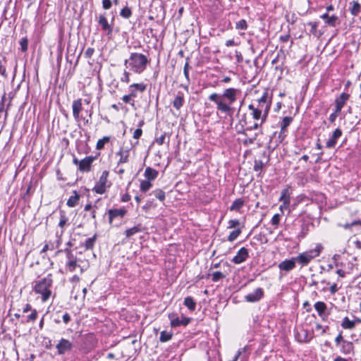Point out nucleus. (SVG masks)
Returning <instances> with one entry per match:
<instances>
[{
	"label": "nucleus",
	"instance_id": "aec40b11",
	"mask_svg": "<svg viewBox=\"0 0 361 361\" xmlns=\"http://www.w3.org/2000/svg\"><path fill=\"white\" fill-rule=\"evenodd\" d=\"M279 201L283 202L282 204L279 207V209L281 213H283V210L286 209L290 205V196L288 194L287 190H282Z\"/></svg>",
	"mask_w": 361,
	"mask_h": 361
},
{
	"label": "nucleus",
	"instance_id": "4c0bfd02",
	"mask_svg": "<svg viewBox=\"0 0 361 361\" xmlns=\"http://www.w3.org/2000/svg\"><path fill=\"white\" fill-rule=\"evenodd\" d=\"M172 336H173V334L171 332H169L166 331H162L160 333L159 341L162 343L169 341V340L171 339Z\"/></svg>",
	"mask_w": 361,
	"mask_h": 361
},
{
	"label": "nucleus",
	"instance_id": "bf43d9fd",
	"mask_svg": "<svg viewBox=\"0 0 361 361\" xmlns=\"http://www.w3.org/2000/svg\"><path fill=\"white\" fill-rule=\"evenodd\" d=\"M345 341L346 340L344 339V338L342 335V331H341L335 338V343H336V346L340 345V344H341L343 341Z\"/></svg>",
	"mask_w": 361,
	"mask_h": 361
},
{
	"label": "nucleus",
	"instance_id": "6e6552de",
	"mask_svg": "<svg viewBox=\"0 0 361 361\" xmlns=\"http://www.w3.org/2000/svg\"><path fill=\"white\" fill-rule=\"evenodd\" d=\"M97 345V339L93 334H87L82 338V343L80 346V350L87 353L94 349Z\"/></svg>",
	"mask_w": 361,
	"mask_h": 361
},
{
	"label": "nucleus",
	"instance_id": "603ef678",
	"mask_svg": "<svg viewBox=\"0 0 361 361\" xmlns=\"http://www.w3.org/2000/svg\"><path fill=\"white\" fill-rule=\"evenodd\" d=\"M166 133H164L159 137H156L154 142L159 145H162L165 142Z\"/></svg>",
	"mask_w": 361,
	"mask_h": 361
},
{
	"label": "nucleus",
	"instance_id": "a19ab883",
	"mask_svg": "<svg viewBox=\"0 0 361 361\" xmlns=\"http://www.w3.org/2000/svg\"><path fill=\"white\" fill-rule=\"evenodd\" d=\"M241 232L242 231H241L240 228H237V229L233 231L232 232H231V233L228 236V240L229 242H233L240 235Z\"/></svg>",
	"mask_w": 361,
	"mask_h": 361
},
{
	"label": "nucleus",
	"instance_id": "4468645a",
	"mask_svg": "<svg viewBox=\"0 0 361 361\" xmlns=\"http://www.w3.org/2000/svg\"><path fill=\"white\" fill-rule=\"evenodd\" d=\"M296 267V262L294 257H292L288 259H285L279 264V269L281 271H284L286 272H289L291 270L294 269Z\"/></svg>",
	"mask_w": 361,
	"mask_h": 361
},
{
	"label": "nucleus",
	"instance_id": "9b49d317",
	"mask_svg": "<svg viewBox=\"0 0 361 361\" xmlns=\"http://www.w3.org/2000/svg\"><path fill=\"white\" fill-rule=\"evenodd\" d=\"M240 123L242 126L243 130H242V131H239L238 133L243 134V135H246L245 134L246 130L251 131V130H257L259 127H261L264 123H262V120H260L259 123L257 121L252 126H249L248 123L246 120L245 115H244L243 118H242V119L240 120Z\"/></svg>",
	"mask_w": 361,
	"mask_h": 361
},
{
	"label": "nucleus",
	"instance_id": "5701e85b",
	"mask_svg": "<svg viewBox=\"0 0 361 361\" xmlns=\"http://www.w3.org/2000/svg\"><path fill=\"white\" fill-rule=\"evenodd\" d=\"M293 120V118L292 116H285L282 121L280 123L281 131L279 133V137H281L282 140L286 136L285 131L286 128L290 126Z\"/></svg>",
	"mask_w": 361,
	"mask_h": 361
},
{
	"label": "nucleus",
	"instance_id": "4be33fe9",
	"mask_svg": "<svg viewBox=\"0 0 361 361\" xmlns=\"http://www.w3.org/2000/svg\"><path fill=\"white\" fill-rule=\"evenodd\" d=\"M338 347L340 348L341 353L344 355H350V354L353 353L354 345L351 341H343Z\"/></svg>",
	"mask_w": 361,
	"mask_h": 361
},
{
	"label": "nucleus",
	"instance_id": "8fccbe9b",
	"mask_svg": "<svg viewBox=\"0 0 361 361\" xmlns=\"http://www.w3.org/2000/svg\"><path fill=\"white\" fill-rule=\"evenodd\" d=\"M212 281L214 282H217L220 279H222L226 277V275L221 273V271H215L212 274Z\"/></svg>",
	"mask_w": 361,
	"mask_h": 361
},
{
	"label": "nucleus",
	"instance_id": "69168bd1",
	"mask_svg": "<svg viewBox=\"0 0 361 361\" xmlns=\"http://www.w3.org/2000/svg\"><path fill=\"white\" fill-rule=\"evenodd\" d=\"M142 134V130L141 128H137L133 132V137L134 139L138 140Z\"/></svg>",
	"mask_w": 361,
	"mask_h": 361
},
{
	"label": "nucleus",
	"instance_id": "c756f323",
	"mask_svg": "<svg viewBox=\"0 0 361 361\" xmlns=\"http://www.w3.org/2000/svg\"><path fill=\"white\" fill-rule=\"evenodd\" d=\"M73 195H71L67 200L66 204L69 207H75L78 204V202H79V200L80 197V195L77 192L76 190H74L73 192Z\"/></svg>",
	"mask_w": 361,
	"mask_h": 361
},
{
	"label": "nucleus",
	"instance_id": "6ab92c4d",
	"mask_svg": "<svg viewBox=\"0 0 361 361\" xmlns=\"http://www.w3.org/2000/svg\"><path fill=\"white\" fill-rule=\"evenodd\" d=\"M116 154L120 157L117 163L118 165L127 163L130 156V148H124L123 147H121L116 152Z\"/></svg>",
	"mask_w": 361,
	"mask_h": 361
},
{
	"label": "nucleus",
	"instance_id": "338daca9",
	"mask_svg": "<svg viewBox=\"0 0 361 361\" xmlns=\"http://www.w3.org/2000/svg\"><path fill=\"white\" fill-rule=\"evenodd\" d=\"M63 322L64 324H67L71 320V315L68 312H65L62 317Z\"/></svg>",
	"mask_w": 361,
	"mask_h": 361
},
{
	"label": "nucleus",
	"instance_id": "2f4dec72",
	"mask_svg": "<svg viewBox=\"0 0 361 361\" xmlns=\"http://www.w3.org/2000/svg\"><path fill=\"white\" fill-rule=\"evenodd\" d=\"M183 304L191 311L195 310L196 308V302L192 297H186Z\"/></svg>",
	"mask_w": 361,
	"mask_h": 361
},
{
	"label": "nucleus",
	"instance_id": "423d86ee",
	"mask_svg": "<svg viewBox=\"0 0 361 361\" xmlns=\"http://www.w3.org/2000/svg\"><path fill=\"white\" fill-rule=\"evenodd\" d=\"M73 116L75 121L78 123L83 121L85 124H89L92 116L93 110L91 108L90 110H86V113L88 114L89 118H85L81 115V112L83 110L82 107V99H77L72 103Z\"/></svg>",
	"mask_w": 361,
	"mask_h": 361
},
{
	"label": "nucleus",
	"instance_id": "f8f14e48",
	"mask_svg": "<svg viewBox=\"0 0 361 361\" xmlns=\"http://www.w3.org/2000/svg\"><path fill=\"white\" fill-rule=\"evenodd\" d=\"M314 307L322 321H326L329 317V313L326 312V304L322 301H318L314 303Z\"/></svg>",
	"mask_w": 361,
	"mask_h": 361
},
{
	"label": "nucleus",
	"instance_id": "4d7b16f0",
	"mask_svg": "<svg viewBox=\"0 0 361 361\" xmlns=\"http://www.w3.org/2000/svg\"><path fill=\"white\" fill-rule=\"evenodd\" d=\"M37 317V312L36 310H32V312L30 315L27 317V322H35Z\"/></svg>",
	"mask_w": 361,
	"mask_h": 361
},
{
	"label": "nucleus",
	"instance_id": "09e8293b",
	"mask_svg": "<svg viewBox=\"0 0 361 361\" xmlns=\"http://www.w3.org/2000/svg\"><path fill=\"white\" fill-rule=\"evenodd\" d=\"M20 45V49L22 51H26L27 50L28 47V39L26 37L21 38L19 42Z\"/></svg>",
	"mask_w": 361,
	"mask_h": 361
},
{
	"label": "nucleus",
	"instance_id": "0e129e2a",
	"mask_svg": "<svg viewBox=\"0 0 361 361\" xmlns=\"http://www.w3.org/2000/svg\"><path fill=\"white\" fill-rule=\"evenodd\" d=\"M94 52V49L92 48V47H89L87 49V50L85 52V56L87 59H90L92 56Z\"/></svg>",
	"mask_w": 361,
	"mask_h": 361
},
{
	"label": "nucleus",
	"instance_id": "a211bd4d",
	"mask_svg": "<svg viewBox=\"0 0 361 361\" xmlns=\"http://www.w3.org/2000/svg\"><path fill=\"white\" fill-rule=\"evenodd\" d=\"M342 135V130L336 128L332 133L331 137L326 141V146L327 148L335 147L338 139Z\"/></svg>",
	"mask_w": 361,
	"mask_h": 361
},
{
	"label": "nucleus",
	"instance_id": "c03bdc74",
	"mask_svg": "<svg viewBox=\"0 0 361 361\" xmlns=\"http://www.w3.org/2000/svg\"><path fill=\"white\" fill-rule=\"evenodd\" d=\"M120 15L121 17L128 19L132 16L131 9L129 7L126 6L121 9Z\"/></svg>",
	"mask_w": 361,
	"mask_h": 361
},
{
	"label": "nucleus",
	"instance_id": "a18cd8bd",
	"mask_svg": "<svg viewBox=\"0 0 361 361\" xmlns=\"http://www.w3.org/2000/svg\"><path fill=\"white\" fill-rule=\"evenodd\" d=\"M96 240V236L87 238L85 242V247L87 250L93 248Z\"/></svg>",
	"mask_w": 361,
	"mask_h": 361
},
{
	"label": "nucleus",
	"instance_id": "e2e57ef3",
	"mask_svg": "<svg viewBox=\"0 0 361 361\" xmlns=\"http://www.w3.org/2000/svg\"><path fill=\"white\" fill-rule=\"evenodd\" d=\"M112 6V1L111 0H103L102 7L105 10L109 9Z\"/></svg>",
	"mask_w": 361,
	"mask_h": 361
},
{
	"label": "nucleus",
	"instance_id": "3c124183",
	"mask_svg": "<svg viewBox=\"0 0 361 361\" xmlns=\"http://www.w3.org/2000/svg\"><path fill=\"white\" fill-rule=\"evenodd\" d=\"M264 166V164L261 160H255L254 163L253 169L255 171H261Z\"/></svg>",
	"mask_w": 361,
	"mask_h": 361
},
{
	"label": "nucleus",
	"instance_id": "b1692460",
	"mask_svg": "<svg viewBox=\"0 0 361 361\" xmlns=\"http://www.w3.org/2000/svg\"><path fill=\"white\" fill-rule=\"evenodd\" d=\"M146 89L147 85L143 82L133 83L131 84L128 87L129 92H133L135 94V97L137 96V92H143L146 90Z\"/></svg>",
	"mask_w": 361,
	"mask_h": 361
},
{
	"label": "nucleus",
	"instance_id": "f3484780",
	"mask_svg": "<svg viewBox=\"0 0 361 361\" xmlns=\"http://www.w3.org/2000/svg\"><path fill=\"white\" fill-rule=\"evenodd\" d=\"M350 95L347 93L343 92L335 100V109L337 112H341V109L345 104L346 102L349 99Z\"/></svg>",
	"mask_w": 361,
	"mask_h": 361
},
{
	"label": "nucleus",
	"instance_id": "58836bf2",
	"mask_svg": "<svg viewBox=\"0 0 361 361\" xmlns=\"http://www.w3.org/2000/svg\"><path fill=\"white\" fill-rule=\"evenodd\" d=\"M325 23L329 26L336 27V25L339 23V20L338 16L334 15L329 16V18L325 21Z\"/></svg>",
	"mask_w": 361,
	"mask_h": 361
},
{
	"label": "nucleus",
	"instance_id": "e433bc0d",
	"mask_svg": "<svg viewBox=\"0 0 361 361\" xmlns=\"http://www.w3.org/2000/svg\"><path fill=\"white\" fill-rule=\"evenodd\" d=\"M133 98H135V94L129 92L128 94H126L123 96L122 101L126 104H130L131 106L135 105V101L133 100Z\"/></svg>",
	"mask_w": 361,
	"mask_h": 361
},
{
	"label": "nucleus",
	"instance_id": "864d4df0",
	"mask_svg": "<svg viewBox=\"0 0 361 361\" xmlns=\"http://www.w3.org/2000/svg\"><path fill=\"white\" fill-rule=\"evenodd\" d=\"M281 221L280 215L279 214H276L273 216L271 223L272 226L275 228H277Z\"/></svg>",
	"mask_w": 361,
	"mask_h": 361
},
{
	"label": "nucleus",
	"instance_id": "13d9d810",
	"mask_svg": "<svg viewBox=\"0 0 361 361\" xmlns=\"http://www.w3.org/2000/svg\"><path fill=\"white\" fill-rule=\"evenodd\" d=\"M122 82L128 83L130 82V73L124 71L123 76L121 78Z\"/></svg>",
	"mask_w": 361,
	"mask_h": 361
},
{
	"label": "nucleus",
	"instance_id": "f257e3e1",
	"mask_svg": "<svg viewBox=\"0 0 361 361\" xmlns=\"http://www.w3.org/2000/svg\"><path fill=\"white\" fill-rule=\"evenodd\" d=\"M239 93L238 89L230 87L225 89L222 94L212 93L208 99L216 104L217 112L231 116L235 111L232 105L236 102L237 94Z\"/></svg>",
	"mask_w": 361,
	"mask_h": 361
},
{
	"label": "nucleus",
	"instance_id": "ddd939ff",
	"mask_svg": "<svg viewBox=\"0 0 361 361\" xmlns=\"http://www.w3.org/2000/svg\"><path fill=\"white\" fill-rule=\"evenodd\" d=\"M263 295V289L262 288H257L252 293L246 295L245 296V300L248 302H255L259 301Z\"/></svg>",
	"mask_w": 361,
	"mask_h": 361
},
{
	"label": "nucleus",
	"instance_id": "ea45409f",
	"mask_svg": "<svg viewBox=\"0 0 361 361\" xmlns=\"http://www.w3.org/2000/svg\"><path fill=\"white\" fill-rule=\"evenodd\" d=\"M141 231V229L139 226H133L130 228H128L126 231L125 233L127 238H129L139 232Z\"/></svg>",
	"mask_w": 361,
	"mask_h": 361
},
{
	"label": "nucleus",
	"instance_id": "393cba45",
	"mask_svg": "<svg viewBox=\"0 0 361 361\" xmlns=\"http://www.w3.org/2000/svg\"><path fill=\"white\" fill-rule=\"evenodd\" d=\"M59 226L61 228V234L63 233L65 226L68 224L69 219L66 216V212L63 210H60L59 212Z\"/></svg>",
	"mask_w": 361,
	"mask_h": 361
},
{
	"label": "nucleus",
	"instance_id": "49530a36",
	"mask_svg": "<svg viewBox=\"0 0 361 361\" xmlns=\"http://www.w3.org/2000/svg\"><path fill=\"white\" fill-rule=\"evenodd\" d=\"M235 28L237 30H246L247 29V21L244 19L239 20L235 23Z\"/></svg>",
	"mask_w": 361,
	"mask_h": 361
},
{
	"label": "nucleus",
	"instance_id": "cd10ccee",
	"mask_svg": "<svg viewBox=\"0 0 361 361\" xmlns=\"http://www.w3.org/2000/svg\"><path fill=\"white\" fill-rule=\"evenodd\" d=\"M349 10L352 16H357L361 11V5L357 1H353L350 3Z\"/></svg>",
	"mask_w": 361,
	"mask_h": 361
},
{
	"label": "nucleus",
	"instance_id": "0eeeda50",
	"mask_svg": "<svg viewBox=\"0 0 361 361\" xmlns=\"http://www.w3.org/2000/svg\"><path fill=\"white\" fill-rule=\"evenodd\" d=\"M96 159V157L87 156L82 160H79L78 158L74 157L73 159V164L78 166V170L81 172H90L92 170V164Z\"/></svg>",
	"mask_w": 361,
	"mask_h": 361
},
{
	"label": "nucleus",
	"instance_id": "bb28decb",
	"mask_svg": "<svg viewBox=\"0 0 361 361\" xmlns=\"http://www.w3.org/2000/svg\"><path fill=\"white\" fill-rule=\"evenodd\" d=\"M158 174L159 173L156 169H152L149 166L145 169L144 173V176L146 178V179L150 181L155 180L157 178Z\"/></svg>",
	"mask_w": 361,
	"mask_h": 361
},
{
	"label": "nucleus",
	"instance_id": "6e6d98bb",
	"mask_svg": "<svg viewBox=\"0 0 361 361\" xmlns=\"http://www.w3.org/2000/svg\"><path fill=\"white\" fill-rule=\"evenodd\" d=\"M357 225L361 226V220H355V221H352L351 223H346L343 226L345 229H348L353 226H357Z\"/></svg>",
	"mask_w": 361,
	"mask_h": 361
},
{
	"label": "nucleus",
	"instance_id": "dca6fc26",
	"mask_svg": "<svg viewBox=\"0 0 361 361\" xmlns=\"http://www.w3.org/2000/svg\"><path fill=\"white\" fill-rule=\"evenodd\" d=\"M127 213V210L124 208L120 209H111L108 211L109 214V221L111 224L113 220L116 217L123 218Z\"/></svg>",
	"mask_w": 361,
	"mask_h": 361
},
{
	"label": "nucleus",
	"instance_id": "20e7f679",
	"mask_svg": "<svg viewBox=\"0 0 361 361\" xmlns=\"http://www.w3.org/2000/svg\"><path fill=\"white\" fill-rule=\"evenodd\" d=\"M52 282V276L51 274H49L39 281H37L35 285L34 290L35 293L41 295L42 301L44 302L49 300L52 293L50 289Z\"/></svg>",
	"mask_w": 361,
	"mask_h": 361
},
{
	"label": "nucleus",
	"instance_id": "412c9836",
	"mask_svg": "<svg viewBox=\"0 0 361 361\" xmlns=\"http://www.w3.org/2000/svg\"><path fill=\"white\" fill-rule=\"evenodd\" d=\"M185 102V95L184 93L179 91L177 92L174 99L172 102L173 106L177 110L179 111L180 108L183 106Z\"/></svg>",
	"mask_w": 361,
	"mask_h": 361
},
{
	"label": "nucleus",
	"instance_id": "72a5a7b5",
	"mask_svg": "<svg viewBox=\"0 0 361 361\" xmlns=\"http://www.w3.org/2000/svg\"><path fill=\"white\" fill-rule=\"evenodd\" d=\"M244 203H245V202L243 199L238 198L233 202V203L230 207V209L231 211H233V210L238 211L244 205Z\"/></svg>",
	"mask_w": 361,
	"mask_h": 361
},
{
	"label": "nucleus",
	"instance_id": "9d476101",
	"mask_svg": "<svg viewBox=\"0 0 361 361\" xmlns=\"http://www.w3.org/2000/svg\"><path fill=\"white\" fill-rule=\"evenodd\" d=\"M73 343L66 338H61L59 341L58 344L56 345V348L57 349V352L59 355H63L67 351H70L73 348Z\"/></svg>",
	"mask_w": 361,
	"mask_h": 361
},
{
	"label": "nucleus",
	"instance_id": "2eb2a0df",
	"mask_svg": "<svg viewBox=\"0 0 361 361\" xmlns=\"http://www.w3.org/2000/svg\"><path fill=\"white\" fill-rule=\"evenodd\" d=\"M248 257V250L245 247H241L237 252V255L233 258L232 262L234 264H239L244 262Z\"/></svg>",
	"mask_w": 361,
	"mask_h": 361
},
{
	"label": "nucleus",
	"instance_id": "1a4fd4ad",
	"mask_svg": "<svg viewBox=\"0 0 361 361\" xmlns=\"http://www.w3.org/2000/svg\"><path fill=\"white\" fill-rule=\"evenodd\" d=\"M109 174V173L108 171H102L99 180L96 183L92 189L94 192L100 195H102L106 192V188L109 186L107 185Z\"/></svg>",
	"mask_w": 361,
	"mask_h": 361
},
{
	"label": "nucleus",
	"instance_id": "79ce46f5",
	"mask_svg": "<svg viewBox=\"0 0 361 361\" xmlns=\"http://www.w3.org/2000/svg\"><path fill=\"white\" fill-rule=\"evenodd\" d=\"M152 186V184L150 183V180H142L140 183V190L142 192H147L149 190Z\"/></svg>",
	"mask_w": 361,
	"mask_h": 361
},
{
	"label": "nucleus",
	"instance_id": "f03ea898",
	"mask_svg": "<svg viewBox=\"0 0 361 361\" xmlns=\"http://www.w3.org/2000/svg\"><path fill=\"white\" fill-rule=\"evenodd\" d=\"M268 94V91H264L262 96L257 100V106L254 104L248 105V109L254 120H262V123L266 121L271 107V100L269 99Z\"/></svg>",
	"mask_w": 361,
	"mask_h": 361
},
{
	"label": "nucleus",
	"instance_id": "7c9ffc66",
	"mask_svg": "<svg viewBox=\"0 0 361 361\" xmlns=\"http://www.w3.org/2000/svg\"><path fill=\"white\" fill-rule=\"evenodd\" d=\"M341 325L344 329H353L355 327L356 323L355 321L350 320L348 317H345Z\"/></svg>",
	"mask_w": 361,
	"mask_h": 361
},
{
	"label": "nucleus",
	"instance_id": "473e14b6",
	"mask_svg": "<svg viewBox=\"0 0 361 361\" xmlns=\"http://www.w3.org/2000/svg\"><path fill=\"white\" fill-rule=\"evenodd\" d=\"M169 318L171 322V326L172 327H177L181 326L180 319L176 317V314L171 313L169 314Z\"/></svg>",
	"mask_w": 361,
	"mask_h": 361
},
{
	"label": "nucleus",
	"instance_id": "c85d7f7f",
	"mask_svg": "<svg viewBox=\"0 0 361 361\" xmlns=\"http://www.w3.org/2000/svg\"><path fill=\"white\" fill-rule=\"evenodd\" d=\"M99 24L104 31H108L109 33L112 32V27L109 24L106 18L104 15H100L99 17Z\"/></svg>",
	"mask_w": 361,
	"mask_h": 361
},
{
	"label": "nucleus",
	"instance_id": "37998d69",
	"mask_svg": "<svg viewBox=\"0 0 361 361\" xmlns=\"http://www.w3.org/2000/svg\"><path fill=\"white\" fill-rule=\"evenodd\" d=\"M152 194H153L161 202H163L165 200V192L161 189L154 190Z\"/></svg>",
	"mask_w": 361,
	"mask_h": 361
},
{
	"label": "nucleus",
	"instance_id": "5fc2aeb1",
	"mask_svg": "<svg viewBox=\"0 0 361 361\" xmlns=\"http://www.w3.org/2000/svg\"><path fill=\"white\" fill-rule=\"evenodd\" d=\"M189 68H190L189 63L186 62L185 63V66L183 68V73H184V75L187 80V82H188V83H190Z\"/></svg>",
	"mask_w": 361,
	"mask_h": 361
},
{
	"label": "nucleus",
	"instance_id": "39448f33",
	"mask_svg": "<svg viewBox=\"0 0 361 361\" xmlns=\"http://www.w3.org/2000/svg\"><path fill=\"white\" fill-rule=\"evenodd\" d=\"M322 250L323 246L321 244H317L314 248L301 252L297 257H294L295 262L298 263L301 268L307 266L313 259L319 256Z\"/></svg>",
	"mask_w": 361,
	"mask_h": 361
},
{
	"label": "nucleus",
	"instance_id": "de8ad7c7",
	"mask_svg": "<svg viewBox=\"0 0 361 361\" xmlns=\"http://www.w3.org/2000/svg\"><path fill=\"white\" fill-rule=\"evenodd\" d=\"M63 252L66 253L68 260L77 259L76 257L73 254L72 250L70 248H65L63 250H59L58 252Z\"/></svg>",
	"mask_w": 361,
	"mask_h": 361
},
{
	"label": "nucleus",
	"instance_id": "774afa93",
	"mask_svg": "<svg viewBox=\"0 0 361 361\" xmlns=\"http://www.w3.org/2000/svg\"><path fill=\"white\" fill-rule=\"evenodd\" d=\"M339 113H340V112H337V111H336V109H335V111L330 114V116H329V121H330L331 123H334V122L336 121V119L337 118L338 115V114H339Z\"/></svg>",
	"mask_w": 361,
	"mask_h": 361
},
{
	"label": "nucleus",
	"instance_id": "7ed1b4c3",
	"mask_svg": "<svg viewBox=\"0 0 361 361\" xmlns=\"http://www.w3.org/2000/svg\"><path fill=\"white\" fill-rule=\"evenodd\" d=\"M150 60L143 54L133 52L131 53L128 59H126L124 64H128L130 70L137 74L143 73L147 65L149 63Z\"/></svg>",
	"mask_w": 361,
	"mask_h": 361
},
{
	"label": "nucleus",
	"instance_id": "c9c22d12",
	"mask_svg": "<svg viewBox=\"0 0 361 361\" xmlns=\"http://www.w3.org/2000/svg\"><path fill=\"white\" fill-rule=\"evenodd\" d=\"M110 138L109 136H104L102 139L98 140L96 144V149L101 150L104 149L105 144L110 141Z\"/></svg>",
	"mask_w": 361,
	"mask_h": 361
},
{
	"label": "nucleus",
	"instance_id": "680f3d73",
	"mask_svg": "<svg viewBox=\"0 0 361 361\" xmlns=\"http://www.w3.org/2000/svg\"><path fill=\"white\" fill-rule=\"evenodd\" d=\"M315 328L317 330H321L322 331L321 334L324 335L326 332V329H329V326H323L322 324L317 323Z\"/></svg>",
	"mask_w": 361,
	"mask_h": 361
},
{
	"label": "nucleus",
	"instance_id": "052dcab7",
	"mask_svg": "<svg viewBox=\"0 0 361 361\" xmlns=\"http://www.w3.org/2000/svg\"><path fill=\"white\" fill-rule=\"evenodd\" d=\"M239 224H240L239 220H238V219H231L228 221V226L227 228H229V229L233 228H235L236 226H238Z\"/></svg>",
	"mask_w": 361,
	"mask_h": 361
},
{
	"label": "nucleus",
	"instance_id": "f704fd0d",
	"mask_svg": "<svg viewBox=\"0 0 361 361\" xmlns=\"http://www.w3.org/2000/svg\"><path fill=\"white\" fill-rule=\"evenodd\" d=\"M77 267H80V265L78 264V260H68L66 264V268L68 271L73 272L74 271Z\"/></svg>",
	"mask_w": 361,
	"mask_h": 361
},
{
	"label": "nucleus",
	"instance_id": "a878e982",
	"mask_svg": "<svg viewBox=\"0 0 361 361\" xmlns=\"http://www.w3.org/2000/svg\"><path fill=\"white\" fill-rule=\"evenodd\" d=\"M302 336L298 334V340L300 342L309 343L314 337L313 332H310L307 330L302 331Z\"/></svg>",
	"mask_w": 361,
	"mask_h": 361
}]
</instances>
